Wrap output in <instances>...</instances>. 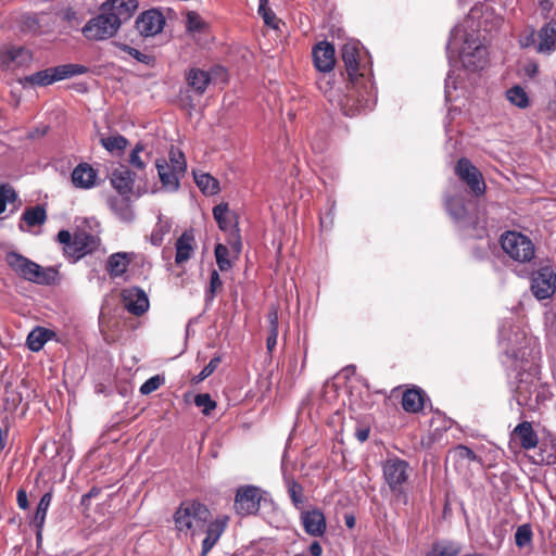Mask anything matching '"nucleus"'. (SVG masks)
Wrapping results in <instances>:
<instances>
[{
    "label": "nucleus",
    "mask_w": 556,
    "mask_h": 556,
    "mask_svg": "<svg viewBox=\"0 0 556 556\" xmlns=\"http://www.w3.org/2000/svg\"><path fill=\"white\" fill-rule=\"evenodd\" d=\"M532 541V530L529 525L519 526L515 533V543L518 547H525Z\"/></svg>",
    "instance_id": "nucleus-47"
},
{
    "label": "nucleus",
    "mask_w": 556,
    "mask_h": 556,
    "mask_svg": "<svg viewBox=\"0 0 556 556\" xmlns=\"http://www.w3.org/2000/svg\"><path fill=\"white\" fill-rule=\"evenodd\" d=\"M317 86L332 104L345 110L349 100L345 96H342L338 89L333 88L329 74H323L317 80Z\"/></svg>",
    "instance_id": "nucleus-26"
},
{
    "label": "nucleus",
    "mask_w": 556,
    "mask_h": 556,
    "mask_svg": "<svg viewBox=\"0 0 556 556\" xmlns=\"http://www.w3.org/2000/svg\"><path fill=\"white\" fill-rule=\"evenodd\" d=\"M448 58L457 54L463 66L468 71L482 70L488 62L486 47L477 34L469 33L465 26H456L447 43Z\"/></svg>",
    "instance_id": "nucleus-2"
},
{
    "label": "nucleus",
    "mask_w": 556,
    "mask_h": 556,
    "mask_svg": "<svg viewBox=\"0 0 556 556\" xmlns=\"http://www.w3.org/2000/svg\"><path fill=\"white\" fill-rule=\"evenodd\" d=\"M368 434H369V431L366 429H363V430L357 431L356 437L361 442H364L368 439Z\"/></svg>",
    "instance_id": "nucleus-64"
},
{
    "label": "nucleus",
    "mask_w": 556,
    "mask_h": 556,
    "mask_svg": "<svg viewBox=\"0 0 556 556\" xmlns=\"http://www.w3.org/2000/svg\"><path fill=\"white\" fill-rule=\"evenodd\" d=\"M503 251L519 263L530 262L535 254L534 244L529 237L518 231H506L501 237Z\"/></svg>",
    "instance_id": "nucleus-6"
},
{
    "label": "nucleus",
    "mask_w": 556,
    "mask_h": 556,
    "mask_svg": "<svg viewBox=\"0 0 556 556\" xmlns=\"http://www.w3.org/2000/svg\"><path fill=\"white\" fill-rule=\"evenodd\" d=\"M155 166L162 186L166 190L176 191L179 188L180 177L184 175L180 173H176V170L169 168V165L166 163L164 159H157L155 161Z\"/></svg>",
    "instance_id": "nucleus-24"
},
{
    "label": "nucleus",
    "mask_w": 556,
    "mask_h": 556,
    "mask_svg": "<svg viewBox=\"0 0 556 556\" xmlns=\"http://www.w3.org/2000/svg\"><path fill=\"white\" fill-rule=\"evenodd\" d=\"M129 257L127 253H114L109 257L108 270L112 277L122 276L129 265Z\"/></svg>",
    "instance_id": "nucleus-32"
},
{
    "label": "nucleus",
    "mask_w": 556,
    "mask_h": 556,
    "mask_svg": "<svg viewBox=\"0 0 556 556\" xmlns=\"http://www.w3.org/2000/svg\"><path fill=\"white\" fill-rule=\"evenodd\" d=\"M87 72V67L79 64H65L55 67L39 71L24 78L29 85L48 86L54 81H59Z\"/></svg>",
    "instance_id": "nucleus-7"
},
{
    "label": "nucleus",
    "mask_w": 556,
    "mask_h": 556,
    "mask_svg": "<svg viewBox=\"0 0 556 556\" xmlns=\"http://www.w3.org/2000/svg\"><path fill=\"white\" fill-rule=\"evenodd\" d=\"M214 219L222 230H228L232 227L233 215L229 211L227 203H220L213 208Z\"/></svg>",
    "instance_id": "nucleus-35"
},
{
    "label": "nucleus",
    "mask_w": 556,
    "mask_h": 556,
    "mask_svg": "<svg viewBox=\"0 0 556 556\" xmlns=\"http://www.w3.org/2000/svg\"><path fill=\"white\" fill-rule=\"evenodd\" d=\"M462 548L454 542H439L432 545L426 556H457Z\"/></svg>",
    "instance_id": "nucleus-37"
},
{
    "label": "nucleus",
    "mask_w": 556,
    "mask_h": 556,
    "mask_svg": "<svg viewBox=\"0 0 556 556\" xmlns=\"http://www.w3.org/2000/svg\"><path fill=\"white\" fill-rule=\"evenodd\" d=\"M100 142L110 153H122L128 144V140L122 135L102 137Z\"/></svg>",
    "instance_id": "nucleus-38"
},
{
    "label": "nucleus",
    "mask_w": 556,
    "mask_h": 556,
    "mask_svg": "<svg viewBox=\"0 0 556 556\" xmlns=\"http://www.w3.org/2000/svg\"><path fill=\"white\" fill-rule=\"evenodd\" d=\"M99 242V238L94 235L85 231L76 232L73 236V243L68 248H65V254L74 261H77L84 255L94 251Z\"/></svg>",
    "instance_id": "nucleus-14"
},
{
    "label": "nucleus",
    "mask_w": 556,
    "mask_h": 556,
    "mask_svg": "<svg viewBox=\"0 0 556 556\" xmlns=\"http://www.w3.org/2000/svg\"><path fill=\"white\" fill-rule=\"evenodd\" d=\"M116 47H118L122 51L126 52L127 54H129L131 58H134L135 60H137L138 62L140 63H143V64H150L151 61H152V58L141 51H139L138 49H135L128 45H125V43H115Z\"/></svg>",
    "instance_id": "nucleus-49"
},
{
    "label": "nucleus",
    "mask_w": 556,
    "mask_h": 556,
    "mask_svg": "<svg viewBox=\"0 0 556 556\" xmlns=\"http://www.w3.org/2000/svg\"><path fill=\"white\" fill-rule=\"evenodd\" d=\"M222 286H223V282L219 277V274L216 270H213L211 273V277H210V286H208V290L206 293V299L212 301L214 299L216 292L222 289Z\"/></svg>",
    "instance_id": "nucleus-55"
},
{
    "label": "nucleus",
    "mask_w": 556,
    "mask_h": 556,
    "mask_svg": "<svg viewBox=\"0 0 556 556\" xmlns=\"http://www.w3.org/2000/svg\"><path fill=\"white\" fill-rule=\"evenodd\" d=\"M151 159V152L146 150V146L141 142L137 143L136 147L129 154V164L138 169L143 170Z\"/></svg>",
    "instance_id": "nucleus-31"
},
{
    "label": "nucleus",
    "mask_w": 556,
    "mask_h": 556,
    "mask_svg": "<svg viewBox=\"0 0 556 556\" xmlns=\"http://www.w3.org/2000/svg\"><path fill=\"white\" fill-rule=\"evenodd\" d=\"M448 458L459 465H469L472 462L479 460L475 452L465 445H457L451 450L448 452Z\"/></svg>",
    "instance_id": "nucleus-34"
},
{
    "label": "nucleus",
    "mask_w": 556,
    "mask_h": 556,
    "mask_svg": "<svg viewBox=\"0 0 556 556\" xmlns=\"http://www.w3.org/2000/svg\"><path fill=\"white\" fill-rule=\"evenodd\" d=\"M17 504L22 509H26L28 507L27 494L24 490H20L17 492Z\"/></svg>",
    "instance_id": "nucleus-62"
},
{
    "label": "nucleus",
    "mask_w": 556,
    "mask_h": 556,
    "mask_svg": "<svg viewBox=\"0 0 556 556\" xmlns=\"http://www.w3.org/2000/svg\"><path fill=\"white\" fill-rule=\"evenodd\" d=\"M402 406L408 413H417L424 406V399L419 390L409 389L404 392Z\"/></svg>",
    "instance_id": "nucleus-33"
},
{
    "label": "nucleus",
    "mask_w": 556,
    "mask_h": 556,
    "mask_svg": "<svg viewBox=\"0 0 556 556\" xmlns=\"http://www.w3.org/2000/svg\"><path fill=\"white\" fill-rule=\"evenodd\" d=\"M520 46L522 48H529L535 43V31L533 28L530 29L528 34H525L520 37Z\"/></svg>",
    "instance_id": "nucleus-57"
},
{
    "label": "nucleus",
    "mask_w": 556,
    "mask_h": 556,
    "mask_svg": "<svg viewBox=\"0 0 556 556\" xmlns=\"http://www.w3.org/2000/svg\"><path fill=\"white\" fill-rule=\"evenodd\" d=\"M58 240L60 243H62L65 248H68L73 243V236L67 230H61L58 233Z\"/></svg>",
    "instance_id": "nucleus-58"
},
{
    "label": "nucleus",
    "mask_w": 556,
    "mask_h": 556,
    "mask_svg": "<svg viewBox=\"0 0 556 556\" xmlns=\"http://www.w3.org/2000/svg\"><path fill=\"white\" fill-rule=\"evenodd\" d=\"M169 168L176 170V173L185 174L187 168L186 159L182 152L179 150L172 149L169 151Z\"/></svg>",
    "instance_id": "nucleus-45"
},
{
    "label": "nucleus",
    "mask_w": 556,
    "mask_h": 556,
    "mask_svg": "<svg viewBox=\"0 0 556 556\" xmlns=\"http://www.w3.org/2000/svg\"><path fill=\"white\" fill-rule=\"evenodd\" d=\"M228 255H229V252H228L227 247H225L222 243H218L215 247L216 263H217L219 270H222V271H227L232 267V264H231L230 260L228 258Z\"/></svg>",
    "instance_id": "nucleus-44"
},
{
    "label": "nucleus",
    "mask_w": 556,
    "mask_h": 556,
    "mask_svg": "<svg viewBox=\"0 0 556 556\" xmlns=\"http://www.w3.org/2000/svg\"><path fill=\"white\" fill-rule=\"evenodd\" d=\"M288 494L296 508H301L304 504L303 486L293 479H286Z\"/></svg>",
    "instance_id": "nucleus-43"
},
{
    "label": "nucleus",
    "mask_w": 556,
    "mask_h": 556,
    "mask_svg": "<svg viewBox=\"0 0 556 556\" xmlns=\"http://www.w3.org/2000/svg\"><path fill=\"white\" fill-rule=\"evenodd\" d=\"M170 229L172 222L160 213L157 216V223L149 237L150 243L154 247H160L164 237L170 231Z\"/></svg>",
    "instance_id": "nucleus-30"
},
{
    "label": "nucleus",
    "mask_w": 556,
    "mask_h": 556,
    "mask_svg": "<svg viewBox=\"0 0 556 556\" xmlns=\"http://www.w3.org/2000/svg\"><path fill=\"white\" fill-rule=\"evenodd\" d=\"M220 363V357H213L210 363L200 371V374L193 378V382L199 383L210 377Z\"/></svg>",
    "instance_id": "nucleus-53"
},
{
    "label": "nucleus",
    "mask_w": 556,
    "mask_h": 556,
    "mask_svg": "<svg viewBox=\"0 0 556 556\" xmlns=\"http://www.w3.org/2000/svg\"><path fill=\"white\" fill-rule=\"evenodd\" d=\"M383 478L390 490L400 495L403 493V485L407 482L410 467L406 460L397 457L388 458L382 466Z\"/></svg>",
    "instance_id": "nucleus-8"
},
{
    "label": "nucleus",
    "mask_w": 556,
    "mask_h": 556,
    "mask_svg": "<svg viewBox=\"0 0 556 556\" xmlns=\"http://www.w3.org/2000/svg\"><path fill=\"white\" fill-rule=\"evenodd\" d=\"M507 100L520 109H526L529 105V97L525 89L520 86H514L506 91Z\"/></svg>",
    "instance_id": "nucleus-41"
},
{
    "label": "nucleus",
    "mask_w": 556,
    "mask_h": 556,
    "mask_svg": "<svg viewBox=\"0 0 556 556\" xmlns=\"http://www.w3.org/2000/svg\"><path fill=\"white\" fill-rule=\"evenodd\" d=\"M194 404L201 408L204 415H210L212 410L216 407V402L212 400L211 395L207 393H201L195 395Z\"/></svg>",
    "instance_id": "nucleus-48"
},
{
    "label": "nucleus",
    "mask_w": 556,
    "mask_h": 556,
    "mask_svg": "<svg viewBox=\"0 0 556 556\" xmlns=\"http://www.w3.org/2000/svg\"><path fill=\"white\" fill-rule=\"evenodd\" d=\"M15 191L9 185H0V214L5 211L8 202H14Z\"/></svg>",
    "instance_id": "nucleus-52"
},
{
    "label": "nucleus",
    "mask_w": 556,
    "mask_h": 556,
    "mask_svg": "<svg viewBox=\"0 0 556 556\" xmlns=\"http://www.w3.org/2000/svg\"><path fill=\"white\" fill-rule=\"evenodd\" d=\"M110 180L119 195H128L132 191L135 174L127 167L121 166L112 172Z\"/></svg>",
    "instance_id": "nucleus-22"
},
{
    "label": "nucleus",
    "mask_w": 556,
    "mask_h": 556,
    "mask_svg": "<svg viewBox=\"0 0 556 556\" xmlns=\"http://www.w3.org/2000/svg\"><path fill=\"white\" fill-rule=\"evenodd\" d=\"M309 552L313 556H321L323 547L318 542L315 541L309 545Z\"/></svg>",
    "instance_id": "nucleus-63"
},
{
    "label": "nucleus",
    "mask_w": 556,
    "mask_h": 556,
    "mask_svg": "<svg viewBox=\"0 0 556 556\" xmlns=\"http://www.w3.org/2000/svg\"><path fill=\"white\" fill-rule=\"evenodd\" d=\"M165 26V17L161 11L151 9L141 13L136 20V28L143 37L160 34Z\"/></svg>",
    "instance_id": "nucleus-13"
},
{
    "label": "nucleus",
    "mask_w": 556,
    "mask_h": 556,
    "mask_svg": "<svg viewBox=\"0 0 556 556\" xmlns=\"http://www.w3.org/2000/svg\"><path fill=\"white\" fill-rule=\"evenodd\" d=\"M314 65L323 74H329L336 64L334 48L326 41L317 43L313 49Z\"/></svg>",
    "instance_id": "nucleus-17"
},
{
    "label": "nucleus",
    "mask_w": 556,
    "mask_h": 556,
    "mask_svg": "<svg viewBox=\"0 0 556 556\" xmlns=\"http://www.w3.org/2000/svg\"><path fill=\"white\" fill-rule=\"evenodd\" d=\"M301 521L304 530L312 536H321L326 531V518L319 509H311L302 511Z\"/></svg>",
    "instance_id": "nucleus-20"
},
{
    "label": "nucleus",
    "mask_w": 556,
    "mask_h": 556,
    "mask_svg": "<svg viewBox=\"0 0 556 556\" xmlns=\"http://www.w3.org/2000/svg\"><path fill=\"white\" fill-rule=\"evenodd\" d=\"M31 60V52L23 47H3L0 49V68L2 70L25 66Z\"/></svg>",
    "instance_id": "nucleus-15"
},
{
    "label": "nucleus",
    "mask_w": 556,
    "mask_h": 556,
    "mask_svg": "<svg viewBox=\"0 0 556 556\" xmlns=\"http://www.w3.org/2000/svg\"><path fill=\"white\" fill-rule=\"evenodd\" d=\"M539 45L536 51L539 53L551 54L556 49V22L551 21L545 24L538 34Z\"/></svg>",
    "instance_id": "nucleus-25"
},
{
    "label": "nucleus",
    "mask_w": 556,
    "mask_h": 556,
    "mask_svg": "<svg viewBox=\"0 0 556 556\" xmlns=\"http://www.w3.org/2000/svg\"><path fill=\"white\" fill-rule=\"evenodd\" d=\"M195 239L191 231H185L176 241L175 249V263L182 265L190 260L195 250Z\"/></svg>",
    "instance_id": "nucleus-23"
},
{
    "label": "nucleus",
    "mask_w": 556,
    "mask_h": 556,
    "mask_svg": "<svg viewBox=\"0 0 556 556\" xmlns=\"http://www.w3.org/2000/svg\"><path fill=\"white\" fill-rule=\"evenodd\" d=\"M138 2L136 0H109L102 4V9L110 15L118 18V26L131 17L136 11Z\"/></svg>",
    "instance_id": "nucleus-18"
},
{
    "label": "nucleus",
    "mask_w": 556,
    "mask_h": 556,
    "mask_svg": "<svg viewBox=\"0 0 556 556\" xmlns=\"http://www.w3.org/2000/svg\"><path fill=\"white\" fill-rule=\"evenodd\" d=\"M163 383V378L160 376H153L149 378L141 387L140 392L144 395L150 394L157 390Z\"/></svg>",
    "instance_id": "nucleus-56"
},
{
    "label": "nucleus",
    "mask_w": 556,
    "mask_h": 556,
    "mask_svg": "<svg viewBox=\"0 0 556 556\" xmlns=\"http://www.w3.org/2000/svg\"><path fill=\"white\" fill-rule=\"evenodd\" d=\"M112 212L123 222H131L135 217L128 195L112 197L109 199Z\"/></svg>",
    "instance_id": "nucleus-27"
},
{
    "label": "nucleus",
    "mask_w": 556,
    "mask_h": 556,
    "mask_svg": "<svg viewBox=\"0 0 556 556\" xmlns=\"http://www.w3.org/2000/svg\"><path fill=\"white\" fill-rule=\"evenodd\" d=\"M124 307L132 315L140 316L149 308L147 293L137 287L126 288L122 292Z\"/></svg>",
    "instance_id": "nucleus-16"
},
{
    "label": "nucleus",
    "mask_w": 556,
    "mask_h": 556,
    "mask_svg": "<svg viewBox=\"0 0 556 556\" xmlns=\"http://www.w3.org/2000/svg\"><path fill=\"white\" fill-rule=\"evenodd\" d=\"M118 18L110 16L102 8L99 14L89 18L80 28L83 37L90 42L114 38L119 31Z\"/></svg>",
    "instance_id": "nucleus-5"
},
{
    "label": "nucleus",
    "mask_w": 556,
    "mask_h": 556,
    "mask_svg": "<svg viewBox=\"0 0 556 556\" xmlns=\"http://www.w3.org/2000/svg\"><path fill=\"white\" fill-rule=\"evenodd\" d=\"M98 172L88 163H79L72 172L71 180L77 189H91L96 186Z\"/></svg>",
    "instance_id": "nucleus-19"
},
{
    "label": "nucleus",
    "mask_w": 556,
    "mask_h": 556,
    "mask_svg": "<svg viewBox=\"0 0 556 556\" xmlns=\"http://www.w3.org/2000/svg\"><path fill=\"white\" fill-rule=\"evenodd\" d=\"M258 13L263 17L264 23L276 28V14L267 7V0H260Z\"/></svg>",
    "instance_id": "nucleus-51"
},
{
    "label": "nucleus",
    "mask_w": 556,
    "mask_h": 556,
    "mask_svg": "<svg viewBox=\"0 0 556 556\" xmlns=\"http://www.w3.org/2000/svg\"><path fill=\"white\" fill-rule=\"evenodd\" d=\"M187 83L198 94H203L211 83V76L207 72L199 68H191L187 74Z\"/></svg>",
    "instance_id": "nucleus-29"
},
{
    "label": "nucleus",
    "mask_w": 556,
    "mask_h": 556,
    "mask_svg": "<svg viewBox=\"0 0 556 556\" xmlns=\"http://www.w3.org/2000/svg\"><path fill=\"white\" fill-rule=\"evenodd\" d=\"M457 89V77L455 76L454 71H450L447 74V77L445 79V100L447 102H452L455 100V97L453 96V91Z\"/></svg>",
    "instance_id": "nucleus-54"
},
{
    "label": "nucleus",
    "mask_w": 556,
    "mask_h": 556,
    "mask_svg": "<svg viewBox=\"0 0 556 556\" xmlns=\"http://www.w3.org/2000/svg\"><path fill=\"white\" fill-rule=\"evenodd\" d=\"M47 214L46 210L42 206H35L27 208L22 216L23 222L28 227H34L38 225H42L46 222Z\"/></svg>",
    "instance_id": "nucleus-39"
},
{
    "label": "nucleus",
    "mask_w": 556,
    "mask_h": 556,
    "mask_svg": "<svg viewBox=\"0 0 556 556\" xmlns=\"http://www.w3.org/2000/svg\"><path fill=\"white\" fill-rule=\"evenodd\" d=\"M514 442H518L525 450H531L538 445L539 438L531 422L522 421L515 427L510 438V443Z\"/></svg>",
    "instance_id": "nucleus-21"
},
{
    "label": "nucleus",
    "mask_w": 556,
    "mask_h": 556,
    "mask_svg": "<svg viewBox=\"0 0 556 556\" xmlns=\"http://www.w3.org/2000/svg\"><path fill=\"white\" fill-rule=\"evenodd\" d=\"M51 501H52V492H47L42 495V497L40 498L39 504L37 506L34 521L39 531L45 523L47 511L51 504Z\"/></svg>",
    "instance_id": "nucleus-42"
},
{
    "label": "nucleus",
    "mask_w": 556,
    "mask_h": 556,
    "mask_svg": "<svg viewBox=\"0 0 556 556\" xmlns=\"http://www.w3.org/2000/svg\"><path fill=\"white\" fill-rule=\"evenodd\" d=\"M342 59L353 88L361 87L367 92L368 88H371L370 67L366 62L367 55L363 52L359 42L349 41L344 43Z\"/></svg>",
    "instance_id": "nucleus-3"
},
{
    "label": "nucleus",
    "mask_w": 556,
    "mask_h": 556,
    "mask_svg": "<svg viewBox=\"0 0 556 556\" xmlns=\"http://www.w3.org/2000/svg\"><path fill=\"white\" fill-rule=\"evenodd\" d=\"M501 16L492 3L484 2L476 4L469 12L466 24L470 28V33L477 34L480 28L488 30L498 24Z\"/></svg>",
    "instance_id": "nucleus-10"
},
{
    "label": "nucleus",
    "mask_w": 556,
    "mask_h": 556,
    "mask_svg": "<svg viewBox=\"0 0 556 556\" xmlns=\"http://www.w3.org/2000/svg\"><path fill=\"white\" fill-rule=\"evenodd\" d=\"M207 28V23L195 11L186 13V29L192 34H202Z\"/></svg>",
    "instance_id": "nucleus-40"
},
{
    "label": "nucleus",
    "mask_w": 556,
    "mask_h": 556,
    "mask_svg": "<svg viewBox=\"0 0 556 556\" xmlns=\"http://www.w3.org/2000/svg\"><path fill=\"white\" fill-rule=\"evenodd\" d=\"M516 401L519 406L533 407L532 392L528 390V384L520 382L516 389Z\"/></svg>",
    "instance_id": "nucleus-46"
},
{
    "label": "nucleus",
    "mask_w": 556,
    "mask_h": 556,
    "mask_svg": "<svg viewBox=\"0 0 556 556\" xmlns=\"http://www.w3.org/2000/svg\"><path fill=\"white\" fill-rule=\"evenodd\" d=\"M194 180L197 186L201 189V191L205 194H216L219 191L218 181L206 173L195 174Z\"/></svg>",
    "instance_id": "nucleus-36"
},
{
    "label": "nucleus",
    "mask_w": 556,
    "mask_h": 556,
    "mask_svg": "<svg viewBox=\"0 0 556 556\" xmlns=\"http://www.w3.org/2000/svg\"><path fill=\"white\" fill-rule=\"evenodd\" d=\"M539 8L542 14L547 17L553 9V2L551 0H538Z\"/></svg>",
    "instance_id": "nucleus-61"
},
{
    "label": "nucleus",
    "mask_w": 556,
    "mask_h": 556,
    "mask_svg": "<svg viewBox=\"0 0 556 556\" xmlns=\"http://www.w3.org/2000/svg\"><path fill=\"white\" fill-rule=\"evenodd\" d=\"M229 517L219 515L212 518L206 505L194 501H184L174 514L175 529L179 534L194 538L205 533L201 556H206L227 529Z\"/></svg>",
    "instance_id": "nucleus-1"
},
{
    "label": "nucleus",
    "mask_w": 556,
    "mask_h": 556,
    "mask_svg": "<svg viewBox=\"0 0 556 556\" xmlns=\"http://www.w3.org/2000/svg\"><path fill=\"white\" fill-rule=\"evenodd\" d=\"M278 330H269V336L266 340L267 350L271 352L277 345Z\"/></svg>",
    "instance_id": "nucleus-60"
},
{
    "label": "nucleus",
    "mask_w": 556,
    "mask_h": 556,
    "mask_svg": "<svg viewBox=\"0 0 556 556\" xmlns=\"http://www.w3.org/2000/svg\"><path fill=\"white\" fill-rule=\"evenodd\" d=\"M7 263L18 276L38 285H51L58 278V270L53 267H41L15 252L7 255Z\"/></svg>",
    "instance_id": "nucleus-4"
},
{
    "label": "nucleus",
    "mask_w": 556,
    "mask_h": 556,
    "mask_svg": "<svg viewBox=\"0 0 556 556\" xmlns=\"http://www.w3.org/2000/svg\"><path fill=\"white\" fill-rule=\"evenodd\" d=\"M455 173L463 181L468 185L470 190L476 195H481L484 193L485 184L482 175L469 160L465 157L460 159L455 167Z\"/></svg>",
    "instance_id": "nucleus-12"
},
{
    "label": "nucleus",
    "mask_w": 556,
    "mask_h": 556,
    "mask_svg": "<svg viewBox=\"0 0 556 556\" xmlns=\"http://www.w3.org/2000/svg\"><path fill=\"white\" fill-rule=\"evenodd\" d=\"M261 500L258 488L253 485L239 488L235 498V509L242 516L255 514L260 509Z\"/></svg>",
    "instance_id": "nucleus-11"
},
{
    "label": "nucleus",
    "mask_w": 556,
    "mask_h": 556,
    "mask_svg": "<svg viewBox=\"0 0 556 556\" xmlns=\"http://www.w3.org/2000/svg\"><path fill=\"white\" fill-rule=\"evenodd\" d=\"M530 280V289L538 300L548 299L556 291V271L549 264L533 270Z\"/></svg>",
    "instance_id": "nucleus-9"
},
{
    "label": "nucleus",
    "mask_w": 556,
    "mask_h": 556,
    "mask_svg": "<svg viewBox=\"0 0 556 556\" xmlns=\"http://www.w3.org/2000/svg\"><path fill=\"white\" fill-rule=\"evenodd\" d=\"M446 208L455 220H460L466 213L464 203L459 199H450L446 202Z\"/></svg>",
    "instance_id": "nucleus-50"
},
{
    "label": "nucleus",
    "mask_w": 556,
    "mask_h": 556,
    "mask_svg": "<svg viewBox=\"0 0 556 556\" xmlns=\"http://www.w3.org/2000/svg\"><path fill=\"white\" fill-rule=\"evenodd\" d=\"M267 319L269 323V330H278V312L275 307L270 308Z\"/></svg>",
    "instance_id": "nucleus-59"
},
{
    "label": "nucleus",
    "mask_w": 556,
    "mask_h": 556,
    "mask_svg": "<svg viewBox=\"0 0 556 556\" xmlns=\"http://www.w3.org/2000/svg\"><path fill=\"white\" fill-rule=\"evenodd\" d=\"M52 337H54L53 331L43 327H36L27 336V348L33 352H39Z\"/></svg>",
    "instance_id": "nucleus-28"
}]
</instances>
